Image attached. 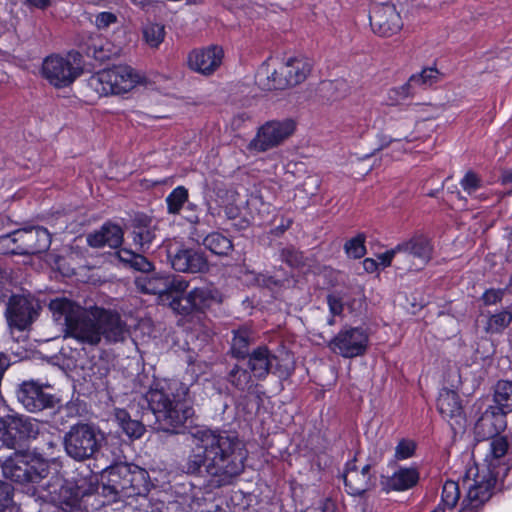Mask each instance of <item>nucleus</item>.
Returning <instances> with one entry per match:
<instances>
[{
    "label": "nucleus",
    "mask_w": 512,
    "mask_h": 512,
    "mask_svg": "<svg viewBox=\"0 0 512 512\" xmlns=\"http://www.w3.org/2000/svg\"><path fill=\"white\" fill-rule=\"evenodd\" d=\"M506 428V415L500 410L489 406L475 423V433L487 439V449L482 463L476 464L467 471L472 478L468 492L459 512H479L482 506L491 499L499 475L498 468L504 465L509 443L504 436H498Z\"/></svg>",
    "instance_id": "1"
},
{
    "label": "nucleus",
    "mask_w": 512,
    "mask_h": 512,
    "mask_svg": "<svg viewBox=\"0 0 512 512\" xmlns=\"http://www.w3.org/2000/svg\"><path fill=\"white\" fill-rule=\"evenodd\" d=\"M55 322L65 327V337L95 346L101 339L107 343L123 341L128 330L119 314L100 307L84 309L66 298H56L49 304Z\"/></svg>",
    "instance_id": "2"
},
{
    "label": "nucleus",
    "mask_w": 512,
    "mask_h": 512,
    "mask_svg": "<svg viewBox=\"0 0 512 512\" xmlns=\"http://www.w3.org/2000/svg\"><path fill=\"white\" fill-rule=\"evenodd\" d=\"M187 394V385L178 380L156 382L147 392L149 407L164 430L175 431L192 415Z\"/></svg>",
    "instance_id": "3"
},
{
    "label": "nucleus",
    "mask_w": 512,
    "mask_h": 512,
    "mask_svg": "<svg viewBox=\"0 0 512 512\" xmlns=\"http://www.w3.org/2000/svg\"><path fill=\"white\" fill-rule=\"evenodd\" d=\"M102 493L113 500L144 495L149 490V475L137 465L119 463L101 474Z\"/></svg>",
    "instance_id": "4"
},
{
    "label": "nucleus",
    "mask_w": 512,
    "mask_h": 512,
    "mask_svg": "<svg viewBox=\"0 0 512 512\" xmlns=\"http://www.w3.org/2000/svg\"><path fill=\"white\" fill-rule=\"evenodd\" d=\"M146 83L145 76L131 66L120 64L94 73L87 88L98 97L124 95Z\"/></svg>",
    "instance_id": "5"
},
{
    "label": "nucleus",
    "mask_w": 512,
    "mask_h": 512,
    "mask_svg": "<svg viewBox=\"0 0 512 512\" xmlns=\"http://www.w3.org/2000/svg\"><path fill=\"white\" fill-rule=\"evenodd\" d=\"M82 73L81 55L70 52L53 54L43 60L41 75L55 88L70 86Z\"/></svg>",
    "instance_id": "6"
},
{
    "label": "nucleus",
    "mask_w": 512,
    "mask_h": 512,
    "mask_svg": "<svg viewBox=\"0 0 512 512\" xmlns=\"http://www.w3.org/2000/svg\"><path fill=\"white\" fill-rule=\"evenodd\" d=\"M221 437L205 428H195L191 433L192 454L187 461V472L196 473L207 460L213 463L224 461V450L220 445Z\"/></svg>",
    "instance_id": "7"
},
{
    "label": "nucleus",
    "mask_w": 512,
    "mask_h": 512,
    "mask_svg": "<svg viewBox=\"0 0 512 512\" xmlns=\"http://www.w3.org/2000/svg\"><path fill=\"white\" fill-rule=\"evenodd\" d=\"M103 433L89 424H76L64 437L66 453L73 459L82 461L92 457L101 447Z\"/></svg>",
    "instance_id": "8"
},
{
    "label": "nucleus",
    "mask_w": 512,
    "mask_h": 512,
    "mask_svg": "<svg viewBox=\"0 0 512 512\" xmlns=\"http://www.w3.org/2000/svg\"><path fill=\"white\" fill-rule=\"evenodd\" d=\"M50 242V234L45 228L22 229L0 237V251L6 254L36 253L48 249Z\"/></svg>",
    "instance_id": "9"
},
{
    "label": "nucleus",
    "mask_w": 512,
    "mask_h": 512,
    "mask_svg": "<svg viewBox=\"0 0 512 512\" xmlns=\"http://www.w3.org/2000/svg\"><path fill=\"white\" fill-rule=\"evenodd\" d=\"M40 306L30 295H13L6 307L5 318L10 333L24 331L38 317Z\"/></svg>",
    "instance_id": "10"
},
{
    "label": "nucleus",
    "mask_w": 512,
    "mask_h": 512,
    "mask_svg": "<svg viewBox=\"0 0 512 512\" xmlns=\"http://www.w3.org/2000/svg\"><path fill=\"white\" fill-rule=\"evenodd\" d=\"M295 127L292 119L268 121L258 129L248 147L257 152L273 149L288 139L294 133Z\"/></svg>",
    "instance_id": "11"
},
{
    "label": "nucleus",
    "mask_w": 512,
    "mask_h": 512,
    "mask_svg": "<svg viewBox=\"0 0 512 512\" xmlns=\"http://www.w3.org/2000/svg\"><path fill=\"white\" fill-rule=\"evenodd\" d=\"M368 345V335L360 327H345L330 341V349L345 358L361 356Z\"/></svg>",
    "instance_id": "12"
},
{
    "label": "nucleus",
    "mask_w": 512,
    "mask_h": 512,
    "mask_svg": "<svg viewBox=\"0 0 512 512\" xmlns=\"http://www.w3.org/2000/svg\"><path fill=\"white\" fill-rule=\"evenodd\" d=\"M370 25L373 32L379 36L391 37L401 30L403 23L393 5L383 4L373 9Z\"/></svg>",
    "instance_id": "13"
},
{
    "label": "nucleus",
    "mask_w": 512,
    "mask_h": 512,
    "mask_svg": "<svg viewBox=\"0 0 512 512\" xmlns=\"http://www.w3.org/2000/svg\"><path fill=\"white\" fill-rule=\"evenodd\" d=\"M437 407L442 417L448 421L454 431L464 429L466 419L459 395L450 389H442Z\"/></svg>",
    "instance_id": "14"
},
{
    "label": "nucleus",
    "mask_w": 512,
    "mask_h": 512,
    "mask_svg": "<svg viewBox=\"0 0 512 512\" xmlns=\"http://www.w3.org/2000/svg\"><path fill=\"white\" fill-rule=\"evenodd\" d=\"M223 50L218 46L192 50L187 57L188 67L203 75L212 74L221 64Z\"/></svg>",
    "instance_id": "15"
},
{
    "label": "nucleus",
    "mask_w": 512,
    "mask_h": 512,
    "mask_svg": "<svg viewBox=\"0 0 512 512\" xmlns=\"http://www.w3.org/2000/svg\"><path fill=\"white\" fill-rule=\"evenodd\" d=\"M216 298V292L211 287L194 288L186 296L172 299L170 307L179 314H190L210 305Z\"/></svg>",
    "instance_id": "16"
},
{
    "label": "nucleus",
    "mask_w": 512,
    "mask_h": 512,
    "mask_svg": "<svg viewBox=\"0 0 512 512\" xmlns=\"http://www.w3.org/2000/svg\"><path fill=\"white\" fill-rule=\"evenodd\" d=\"M17 398L30 412L52 407L55 401L52 395L45 393L35 382H24L17 392Z\"/></svg>",
    "instance_id": "17"
},
{
    "label": "nucleus",
    "mask_w": 512,
    "mask_h": 512,
    "mask_svg": "<svg viewBox=\"0 0 512 512\" xmlns=\"http://www.w3.org/2000/svg\"><path fill=\"white\" fill-rule=\"evenodd\" d=\"M370 469V465H365L359 470L355 466L354 461L347 463L343 479L348 494L360 496L374 486L375 481L370 473Z\"/></svg>",
    "instance_id": "18"
},
{
    "label": "nucleus",
    "mask_w": 512,
    "mask_h": 512,
    "mask_svg": "<svg viewBox=\"0 0 512 512\" xmlns=\"http://www.w3.org/2000/svg\"><path fill=\"white\" fill-rule=\"evenodd\" d=\"M311 72V63L306 58H289L280 66L281 79L278 80V86L288 87L296 86L302 83Z\"/></svg>",
    "instance_id": "19"
},
{
    "label": "nucleus",
    "mask_w": 512,
    "mask_h": 512,
    "mask_svg": "<svg viewBox=\"0 0 512 512\" xmlns=\"http://www.w3.org/2000/svg\"><path fill=\"white\" fill-rule=\"evenodd\" d=\"M172 267L179 272L198 273L207 268L205 258L197 251L180 249L171 256Z\"/></svg>",
    "instance_id": "20"
},
{
    "label": "nucleus",
    "mask_w": 512,
    "mask_h": 512,
    "mask_svg": "<svg viewBox=\"0 0 512 512\" xmlns=\"http://www.w3.org/2000/svg\"><path fill=\"white\" fill-rule=\"evenodd\" d=\"M29 453H13L2 464L3 476L11 481L24 483L29 480Z\"/></svg>",
    "instance_id": "21"
},
{
    "label": "nucleus",
    "mask_w": 512,
    "mask_h": 512,
    "mask_svg": "<svg viewBox=\"0 0 512 512\" xmlns=\"http://www.w3.org/2000/svg\"><path fill=\"white\" fill-rule=\"evenodd\" d=\"M247 357L251 373L259 380L267 377L276 360V356L264 345L254 349Z\"/></svg>",
    "instance_id": "22"
},
{
    "label": "nucleus",
    "mask_w": 512,
    "mask_h": 512,
    "mask_svg": "<svg viewBox=\"0 0 512 512\" xmlns=\"http://www.w3.org/2000/svg\"><path fill=\"white\" fill-rule=\"evenodd\" d=\"M419 481V472L416 468H400L390 477H383L382 486L386 492L404 491L414 487Z\"/></svg>",
    "instance_id": "23"
},
{
    "label": "nucleus",
    "mask_w": 512,
    "mask_h": 512,
    "mask_svg": "<svg viewBox=\"0 0 512 512\" xmlns=\"http://www.w3.org/2000/svg\"><path fill=\"white\" fill-rule=\"evenodd\" d=\"M228 447H226V477H234L244 470V461L247 457V451L242 441L237 438H226Z\"/></svg>",
    "instance_id": "24"
},
{
    "label": "nucleus",
    "mask_w": 512,
    "mask_h": 512,
    "mask_svg": "<svg viewBox=\"0 0 512 512\" xmlns=\"http://www.w3.org/2000/svg\"><path fill=\"white\" fill-rule=\"evenodd\" d=\"M123 240V232L117 225L106 224L103 227L87 237V242L91 247L100 248L108 246L110 248L118 247Z\"/></svg>",
    "instance_id": "25"
},
{
    "label": "nucleus",
    "mask_w": 512,
    "mask_h": 512,
    "mask_svg": "<svg viewBox=\"0 0 512 512\" xmlns=\"http://www.w3.org/2000/svg\"><path fill=\"white\" fill-rule=\"evenodd\" d=\"M480 317L484 332L490 335L501 334L512 322V312L508 308L494 313L482 312Z\"/></svg>",
    "instance_id": "26"
},
{
    "label": "nucleus",
    "mask_w": 512,
    "mask_h": 512,
    "mask_svg": "<svg viewBox=\"0 0 512 512\" xmlns=\"http://www.w3.org/2000/svg\"><path fill=\"white\" fill-rule=\"evenodd\" d=\"M113 419L130 440L140 439L146 431L145 425L139 420L132 419L129 413L124 409H114Z\"/></svg>",
    "instance_id": "27"
},
{
    "label": "nucleus",
    "mask_w": 512,
    "mask_h": 512,
    "mask_svg": "<svg viewBox=\"0 0 512 512\" xmlns=\"http://www.w3.org/2000/svg\"><path fill=\"white\" fill-rule=\"evenodd\" d=\"M406 243L416 270L421 269L431 259L432 246L429 240L424 236H415L407 240Z\"/></svg>",
    "instance_id": "28"
},
{
    "label": "nucleus",
    "mask_w": 512,
    "mask_h": 512,
    "mask_svg": "<svg viewBox=\"0 0 512 512\" xmlns=\"http://www.w3.org/2000/svg\"><path fill=\"white\" fill-rule=\"evenodd\" d=\"M280 67L276 68L271 63V58L264 61L255 74L256 84L263 90L284 89V86H278Z\"/></svg>",
    "instance_id": "29"
},
{
    "label": "nucleus",
    "mask_w": 512,
    "mask_h": 512,
    "mask_svg": "<svg viewBox=\"0 0 512 512\" xmlns=\"http://www.w3.org/2000/svg\"><path fill=\"white\" fill-rule=\"evenodd\" d=\"M166 274H141L135 279L136 287L143 293L166 295Z\"/></svg>",
    "instance_id": "30"
},
{
    "label": "nucleus",
    "mask_w": 512,
    "mask_h": 512,
    "mask_svg": "<svg viewBox=\"0 0 512 512\" xmlns=\"http://www.w3.org/2000/svg\"><path fill=\"white\" fill-rule=\"evenodd\" d=\"M253 341L248 328L241 327L233 331L230 354L236 359H245L249 355V346Z\"/></svg>",
    "instance_id": "31"
},
{
    "label": "nucleus",
    "mask_w": 512,
    "mask_h": 512,
    "mask_svg": "<svg viewBox=\"0 0 512 512\" xmlns=\"http://www.w3.org/2000/svg\"><path fill=\"white\" fill-rule=\"evenodd\" d=\"M89 493L82 485L66 481L60 486L58 492V501L69 508L76 507L81 498Z\"/></svg>",
    "instance_id": "32"
},
{
    "label": "nucleus",
    "mask_w": 512,
    "mask_h": 512,
    "mask_svg": "<svg viewBox=\"0 0 512 512\" xmlns=\"http://www.w3.org/2000/svg\"><path fill=\"white\" fill-rule=\"evenodd\" d=\"M493 397L495 408H500L505 415L512 412V381L499 380L494 387Z\"/></svg>",
    "instance_id": "33"
},
{
    "label": "nucleus",
    "mask_w": 512,
    "mask_h": 512,
    "mask_svg": "<svg viewBox=\"0 0 512 512\" xmlns=\"http://www.w3.org/2000/svg\"><path fill=\"white\" fill-rule=\"evenodd\" d=\"M231 202L226 205V217L235 219L239 216L241 208L246 204V189L240 186L236 189H230L226 192V201Z\"/></svg>",
    "instance_id": "34"
},
{
    "label": "nucleus",
    "mask_w": 512,
    "mask_h": 512,
    "mask_svg": "<svg viewBox=\"0 0 512 512\" xmlns=\"http://www.w3.org/2000/svg\"><path fill=\"white\" fill-rule=\"evenodd\" d=\"M415 90L410 79H408L402 86L388 89L385 100L386 104L389 106L399 105L409 97L414 96Z\"/></svg>",
    "instance_id": "35"
},
{
    "label": "nucleus",
    "mask_w": 512,
    "mask_h": 512,
    "mask_svg": "<svg viewBox=\"0 0 512 512\" xmlns=\"http://www.w3.org/2000/svg\"><path fill=\"white\" fill-rule=\"evenodd\" d=\"M142 34L150 48H158L165 38V27L159 23H147L142 29Z\"/></svg>",
    "instance_id": "36"
},
{
    "label": "nucleus",
    "mask_w": 512,
    "mask_h": 512,
    "mask_svg": "<svg viewBox=\"0 0 512 512\" xmlns=\"http://www.w3.org/2000/svg\"><path fill=\"white\" fill-rule=\"evenodd\" d=\"M118 257L121 262L129 264L136 270L148 272L151 269V263L142 255L134 253L127 249H122L118 252Z\"/></svg>",
    "instance_id": "37"
},
{
    "label": "nucleus",
    "mask_w": 512,
    "mask_h": 512,
    "mask_svg": "<svg viewBox=\"0 0 512 512\" xmlns=\"http://www.w3.org/2000/svg\"><path fill=\"white\" fill-rule=\"evenodd\" d=\"M155 238L154 229L150 225H139L133 230V242L141 251H145Z\"/></svg>",
    "instance_id": "38"
},
{
    "label": "nucleus",
    "mask_w": 512,
    "mask_h": 512,
    "mask_svg": "<svg viewBox=\"0 0 512 512\" xmlns=\"http://www.w3.org/2000/svg\"><path fill=\"white\" fill-rule=\"evenodd\" d=\"M28 468H29V480L28 482H35L39 479H42L48 475L49 470V463L48 461L37 457L35 455H32L29 453V461H28Z\"/></svg>",
    "instance_id": "39"
},
{
    "label": "nucleus",
    "mask_w": 512,
    "mask_h": 512,
    "mask_svg": "<svg viewBox=\"0 0 512 512\" xmlns=\"http://www.w3.org/2000/svg\"><path fill=\"white\" fill-rule=\"evenodd\" d=\"M231 385L240 391L250 387L251 374L244 368L235 365L228 373L226 378Z\"/></svg>",
    "instance_id": "40"
},
{
    "label": "nucleus",
    "mask_w": 512,
    "mask_h": 512,
    "mask_svg": "<svg viewBox=\"0 0 512 512\" xmlns=\"http://www.w3.org/2000/svg\"><path fill=\"white\" fill-rule=\"evenodd\" d=\"M406 241L398 244L394 248L395 253V267L398 270L411 271L416 270L415 263L413 262L408 251Z\"/></svg>",
    "instance_id": "41"
},
{
    "label": "nucleus",
    "mask_w": 512,
    "mask_h": 512,
    "mask_svg": "<svg viewBox=\"0 0 512 512\" xmlns=\"http://www.w3.org/2000/svg\"><path fill=\"white\" fill-rule=\"evenodd\" d=\"M187 200V189L183 186L176 187L166 198L169 213H178Z\"/></svg>",
    "instance_id": "42"
},
{
    "label": "nucleus",
    "mask_w": 512,
    "mask_h": 512,
    "mask_svg": "<svg viewBox=\"0 0 512 512\" xmlns=\"http://www.w3.org/2000/svg\"><path fill=\"white\" fill-rule=\"evenodd\" d=\"M280 257L283 262L291 268H302L306 265V259L303 253L293 246H288L280 251Z\"/></svg>",
    "instance_id": "43"
},
{
    "label": "nucleus",
    "mask_w": 512,
    "mask_h": 512,
    "mask_svg": "<svg viewBox=\"0 0 512 512\" xmlns=\"http://www.w3.org/2000/svg\"><path fill=\"white\" fill-rule=\"evenodd\" d=\"M460 498L459 486L456 482L448 480L444 483L442 489V506L446 509L453 508Z\"/></svg>",
    "instance_id": "44"
},
{
    "label": "nucleus",
    "mask_w": 512,
    "mask_h": 512,
    "mask_svg": "<svg viewBox=\"0 0 512 512\" xmlns=\"http://www.w3.org/2000/svg\"><path fill=\"white\" fill-rule=\"evenodd\" d=\"M344 250L350 258H362L366 254L365 235L360 233L356 237L348 240L344 245Z\"/></svg>",
    "instance_id": "45"
},
{
    "label": "nucleus",
    "mask_w": 512,
    "mask_h": 512,
    "mask_svg": "<svg viewBox=\"0 0 512 512\" xmlns=\"http://www.w3.org/2000/svg\"><path fill=\"white\" fill-rule=\"evenodd\" d=\"M439 72L435 68H425L419 74H413L410 76V81L414 88L416 87H428L436 83L438 80Z\"/></svg>",
    "instance_id": "46"
},
{
    "label": "nucleus",
    "mask_w": 512,
    "mask_h": 512,
    "mask_svg": "<svg viewBox=\"0 0 512 512\" xmlns=\"http://www.w3.org/2000/svg\"><path fill=\"white\" fill-rule=\"evenodd\" d=\"M224 237L220 233H211L204 239V246L216 255L224 254Z\"/></svg>",
    "instance_id": "47"
},
{
    "label": "nucleus",
    "mask_w": 512,
    "mask_h": 512,
    "mask_svg": "<svg viewBox=\"0 0 512 512\" xmlns=\"http://www.w3.org/2000/svg\"><path fill=\"white\" fill-rule=\"evenodd\" d=\"M166 281V294L183 293L189 286L188 282L182 276L166 274Z\"/></svg>",
    "instance_id": "48"
},
{
    "label": "nucleus",
    "mask_w": 512,
    "mask_h": 512,
    "mask_svg": "<svg viewBox=\"0 0 512 512\" xmlns=\"http://www.w3.org/2000/svg\"><path fill=\"white\" fill-rule=\"evenodd\" d=\"M461 186L465 192L472 195L478 188H480L481 180L476 173L469 171L461 180Z\"/></svg>",
    "instance_id": "49"
},
{
    "label": "nucleus",
    "mask_w": 512,
    "mask_h": 512,
    "mask_svg": "<svg viewBox=\"0 0 512 512\" xmlns=\"http://www.w3.org/2000/svg\"><path fill=\"white\" fill-rule=\"evenodd\" d=\"M415 443L411 440L402 439L395 448V458L407 459L414 454Z\"/></svg>",
    "instance_id": "50"
},
{
    "label": "nucleus",
    "mask_w": 512,
    "mask_h": 512,
    "mask_svg": "<svg viewBox=\"0 0 512 512\" xmlns=\"http://www.w3.org/2000/svg\"><path fill=\"white\" fill-rule=\"evenodd\" d=\"M504 294V289H488L481 299L485 305H495L502 301Z\"/></svg>",
    "instance_id": "51"
},
{
    "label": "nucleus",
    "mask_w": 512,
    "mask_h": 512,
    "mask_svg": "<svg viewBox=\"0 0 512 512\" xmlns=\"http://www.w3.org/2000/svg\"><path fill=\"white\" fill-rule=\"evenodd\" d=\"M116 21V15L111 12H101L95 17V25L98 29H106Z\"/></svg>",
    "instance_id": "52"
},
{
    "label": "nucleus",
    "mask_w": 512,
    "mask_h": 512,
    "mask_svg": "<svg viewBox=\"0 0 512 512\" xmlns=\"http://www.w3.org/2000/svg\"><path fill=\"white\" fill-rule=\"evenodd\" d=\"M327 303L333 316L340 315L343 311V303L340 297L335 294L327 296Z\"/></svg>",
    "instance_id": "53"
},
{
    "label": "nucleus",
    "mask_w": 512,
    "mask_h": 512,
    "mask_svg": "<svg viewBox=\"0 0 512 512\" xmlns=\"http://www.w3.org/2000/svg\"><path fill=\"white\" fill-rule=\"evenodd\" d=\"M12 501L10 486L0 482V512Z\"/></svg>",
    "instance_id": "54"
},
{
    "label": "nucleus",
    "mask_w": 512,
    "mask_h": 512,
    "mask_svg": "<svg viewBox=\"0 0 512 512\" xmlns=\"http://www.w3.org/2000/svg\"><path fill=\"white\" fill-rule=\"evenodd\" d=\"M249 115L246 112H240L235 115L231 120V128L234 131L240 130L243 124L249 120Z\"/></svg>",
    "instance_id": "55"
},
{
    "label": "nucleus",
    "mask_w": 512,
    "mask_h": 512,
    "mask_svg": "<svg viewBox=\"0 0 512 512\" xmlns=\"http://www.w3.org/2000/svg\"><path fill=\"white\" fill-rule=\"evenodd\" d=\"M378 260L380 261V264L384 267L391 266L392 264L395 266V253L394 248L386 251L385 253H382L378 256Z\"/></svg>",
    "instance_id": "56"
},
{
    "label": "nucleus",
    "mask_w": 512,
    "mask_h": 512,
    "mask_svg": "<svg viewBox=\"0 0 512 512\" xmlns=\"http://www.w3.org/2000/svg\"><path fill=\"white\" fill-rule=\"evenodd\" d=\"M25 2L32 7L42 10L46 9L51 4V0H25Z\"/></svg>",
    "instance_id": "57"
},
{
    "label": "nucleus",
    "mask_w": 512,
    "mask_h": 512,
    "mask_svg": "<svg viewBox=\"0 0 512 512\" xmlns=\"http://www.w3.org/2000/svg\"><path fill=\"white\" fill-rule=\"evenodd\" d=\"M363 267H364L366 272L373 273V272H375L377 270L378 262L375 261L372 258H366L363 261Z\"/></svg>",
    "instance_id": "58"
},
{
    "label": "nucleus",
    "mask_w": 512,
    "mask_h": 512,
    "mask_svg": "<svg viewBox=\"0 0 512 512\" xmlns=\"http://www.w3.org/2000/svg\"><path fill=\"white\" fill-rule=\"evenodd\" d=\"M501 180L504 184L512 183V170H505L502 172Z\"/></svg>",
    "instance_id": "59"
},
{
    "label": "nucleus",
    "mask_w": 512,
    "mask_h": 512,
    "mask_svg": "<svg viewBox=\"0 0 512 512\" xmlns=\"http://www.w3.org/2000/svg\"><path fill=\"white\" fill-rule=\"evenodd\" d=\"M323 512H333L334 510V503L330 499H326L323 503Z\"/></svg>",
    "instance_id": "60"
},
{
    "label": "nucleus",
    "mask_w": 512,
    "mask_h": 512,
    "mask_svg": "<svg viewBox=\"0 0 512 512\" xmlns=\"http://www.w3.org/2000/svg\"><path fill=\"white\" fill-rule=\"evenodd\" d=\"M401 140H407L409 141L408 139V136H403V137H398V138H389L383 145H381L377 150H381L383 149L384 147L388 146L391 142L393 141H401Z\"/></svg>",
    "instance_id": "61"
},
{
    "label": "nucleus",
    "mask_w": 512,
    "mask_h": 512,
    "mask_svg": "<svg viewBox=\"0 0 512 512\" xmlns=\"http://www.w3.org/2000/svg\"><path fill=\"white\" fill-rule=\"evenodd\" d=\"M132 2L137 5V6H140L142 8H144L146 6V3H147V0H132Z\"/></svg>",
    "instance_id": "62"
},
{
    "label": "nucleus",
    "mask_w": 512,
    "mask_h": 512,
    "mask_svg": "<svg viewBox=\"0 0 512 512\" xmlns=\"http://www.w3.org/2000/svg\"><path fill=\"white\" fill-rule=\"evenodd\" d=\"M431 512H445V508L442 505H438L433 511Z\"/></svg>",
    "instance_id": "63"
},
{
    "label": "nucleus",
    "mask_w": 512,
    "mask_h": 512,
    "mask_svg": "<svg viewBox=\"0 0 512 512\" xmlns=\"http://www.w3.org/2000/svg\"><path fill=\"white\" fill-rule=\"evenodd\" d=\"M457 197L459 200L463 201V202H466L467 199L465 197H463L459 192L457 193Z\"/></svg>",
    "instance_id": "64"
}]
</instances>
